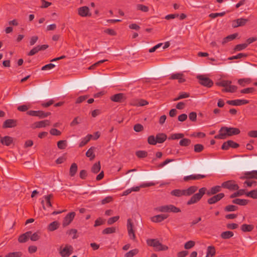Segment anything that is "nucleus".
<instances>
[{
    "mask_svg": "<svg viewBox=\"0 0 257 257\" xmlns=\"http://www.w3.org/2000/svg\"><path fill=\"white\" fill-rule=\"evenodd\" d=\"M240 131L236 127L222 126L220 128L219 134L215 136V139H225L229 137L238 135Z\"/></svg>",
    "mask_w": 257,
    "mask_h": 257,
    "instance_id": "nucleus-1",
    "label": "nucleus"
},
{
    "mask_svg": "<svg viewBox=\"0 0 257 257\" xmlns=\"http://www.w3.org/2000/svg\"><path fill=\"white\" fill-rule=\"evenodd\" d=\"M147 244L155 248L156 251L166 250L168 249V246L162 244L156 239H149L147 240Z\"/></svg>",
    "mask_w": 257,
    "mask_h": 257,
    "instance_id": "nucleus-2",
    "label": "nucleus"
},
{
    "mask_svg": "<svg viewBox=\"0 0 257 257\" xmlns=\"http://www.w3.org/2000/svg\"><path fill=\"white\" fill-rule=\"evenodd\" d=\"M206 189L205 188H201L199 189V192L194 194L191 198L188 201L187 205L194 204L199 201L205 194Z\"/></svg>",
    "mask_w": 257,
    "mask_h": 257,
    "instance_id": "nucleus-3",
    "label": "nucleus"
},
{
    "mask_svg": "<svg viewBox=\"0 0 257 257\" xmlns=\"http://www.w3.org/2000/svg\"><path fill=\"white\" fill-rule=\"evenodd\" d=\"M221 186L231 191L237 190L239 189L238 185L234 180H228L222 183Z\"/></svg>",
    "mask_w": 257,
    "mask_h": 257,
    "instance_id": "nucleus-4",
    "label": "nucleus"
},
{
    "mask_svg": "<svg viewBox=\"0 0 257 257\" xmlns=\"http://www.w3.org/2000/svg\"><path fill=\"white\" fill-rule=\"evenodd\" d=\"M73 251L72 245L66 244L63 249H60L59 253L62 257H68Z\"/></svg>",
    "mask_w": 257,
    "mask_h": 257,
    "instance_id": "nucleus-5",
    "label": "nucleus"
},
{
    "mask_svg": "<svg viewBox=\"0 0 257 257\" xmlns=\"http://www.w3.org/2000/svg\"><path fill=\"white\" fill-rule=\"evenodd\" d=\"M76 213L75 212H71L68 213L64 218L62 221V225L64 227L69 225L74 219Z\"/></svg>",
    "mask_w": 257,
    "mask_h": 257,
    "instance_id": "nucleus-6",
    "label": "nucleus"
},
{
    "mask_svg": "<svg viewBox=\"0 0 257 257\" xmlns=\"http://www.w3.org/2000/svg\"><path fill=\"white\" fill-rule=\"evenodd\" d=\"M239 147V144L232 140H228L225 142L221 146V149L223 150H227L229 148H237Z\"/></svg>",
    "mask_w": 257,
    "mask_h": 257,
    "instance_id": "nucleus-7",
    "label": "nucleus"
},
{
    "mask_svg": "<svg viewBox=\"0 0 257 257\" xmlns=\"http://www.w3.org/2000/svg\"><path fill=\"white\" fill-rule=\"evenodd\" d=\"M226 103L231 105L240 106L248 103L249 101L246 99H235L227 100Z\"/></svg>",
    "mask_w": 257,
    "mask_h": 257,
    "instance_id": "nucleus-8",
    "label": "nucleus"
},
{
    "mask_svg": "<svg viewBox=\"0 0 257 257\" xmlns=\"http://www.w3.org/2000/svg\"><path fill=\"white\" fill-rule=\"evenodd\" d=\"M17 125V120L14 119H8L6 120L3 123V128H12Z\"/></svg>",
    "mask_w": 257,
    "mask_h": 257,
    "instance_id": "nucleus-9",
    "label": "nucleus"
},
{
    "mask_svg": "<svg viewBox=\"0 0 257 257\" xmlns=\"http://www.w3.org/2000/svg\"><path fill=\"white\" fill-rule=\"evenodd\" d=\"M48 45H38L34 47L28 54L29 56H33L41 50H45L48 48Z\"/></svg>",
    "mask_w": 257,
    "mask_h": 257,
    "instance_id": "nucleus-10",
    "label": "nucleus"
},
{
    "mask_svg": "<svg viewBox=\"0 0 257 257\" xmlns=\"http://www.w3.org/2000/svg\"><path fill=\"white\" fill-rule=\"evenodd\" d=\"M248 22V20L247 19H245V18L237 19L233 22L232 27L233 28H237L238 27L243 26Z\"/></svg>",
    "mask_w": 257,
    "mask_h": 257,
    "instance_id": "nucleus-11",
    "label": "nucleus"
},
{
    "mask_svg": "<svg viewBox=\"0 0 257 257\" xmlns=\"http://www.w3.org/2000/svg\"><path fill=\"white\" fill-rule=\"evenodd\" d=\"M79 15L82 17H86L87 16H90L91 13H89V9L88 7L86 6H83L80 7L78 10Z\"/></svg>",
    "mask_w": 257,
    "mask_h": 257,
    "instance_id": "nucleus-12",
    "label": "nucleus"
},
{
    "mask_svg": "<svg viewBox=\"0 0 257 257\" xmlns=\"http://www.w3.org/2000/svg\"><path fill=\"white\" fill-rule=\"evenodd\" d=\"M170 79L171 80H175L177 79L178 80V82L180 83L184 82L186 80L184 78V74L182 73H176L175 74H172L170 78Z\"/></svg>",
    "mask_w": 257,
    "mask_h": 257,
    "instance_id": "nucleus-13",
    "label": "nucleus"
},
{
    "mask_svg": "<svg viewBox=\"0 0 257 257\" xmlns=\"http://www.w3.org/2000/svg\"><path fill=\"white\" fill-rule=\"evenodd\" d=\"M110 99L113 102H121L125 99V97L123 93H120L111 96Z\"/></svg>",
    "mask_w": 257,
    "mask_h": 257,
    "instance_id": "nucleus-14",
    "label": "nucleus"
},
{
    "mask_svg": "<svg viewBox=\"0 0 257 257\" xmlns=\"http://www.w3.org/2000/svg\"><path fill=\"white\" fill-rule=\"evenodd\" d=\"M168 217V215L165 214H161L154 216L151 218V220L153 222H161Z\"/></svg>",
    "mask_w": 257,
    "mask_h": 257,
    "instance_id": "nucleus-15",
    "label": "nucleus"
},
{
    "mask_svg": "<svg viewBox=\"0 0 257 257\" xmlns=\"http://www.w3.org/2000/svg\"><path fill=\"white\" fill-rule=\"evenodd\" d=\"M241 179H257V170L245 172L244 176Z\"/></svg>",
    "mask_w": 257,
    "mask_h": 257,
    "instance_id": "nucleus-16",
    "label": "nucleus"
},
{
    "mask_svg": "<svg viewBox=\"0 0 257 257\" xmlns=\"http://www.w3.org/2000/svg\"><path fill=\"white\" fill-rule=\"evenodd\" d=\"M197 78L199 80L200 84L205 86H209V78L204 75H199L197 76Z\"/></svg>",
    "mask_w": 257,
    "mask_h": 257,
    "instance_id": "nucleus-17",
    "label": "nucleus"
},
{
    "mask_svg": "<svg viewBox=\"0 0 257 257\" xmlns=\"http://www.w3.org/2000/svg\"><path fill=\"white\" fill-rule=\"evenodd\" d=\"M205 177V175H191L189 176H185L183 178L185 181H188L189 180H200L201 179L204 178Z\"/></svg>",
    "mask_w": 257,
    "mask_h": 257,
    "instance_id": "nucleus-18",
    "label": "nucleus"
},
{
    "mask_svg": "<svg viewBox=\"0 0 257 257\" xmlns=\"http://www.w3.org/2000/svg\"><path fill=\"white\" fill-rule=\"evenodd\" d=\"M1 143L6 146H10L13 143V138L10 136H5L1 138Z\"/></svg>",
    "mask_w": 257,
    "mask_h": 257,
    "instance_id": "nucleus-19",
    "label": "nucleus"
},
{
    "mask_svg": "<svg viewBox=\"0 0 257 257\" xmlns=\"http://www.w3.org/2000/svg\"><path fill=\"white\" fill-rule=\"evenodd\" d=\"M224 197V194L223 193H220L211 197H210V204L215 203L216 202L220 200Z\"/></svg>",
    "mask_w": 257,
    "mask_h": 257,
    "instance_id": "nucleus-20",
    "label": "nucleus"
},
{
    "mask_svg": "<svg viewBox=\"0 0 257 257\" xmlns=\"http://www.w3.org/2000/svg\"><path fill=\"white\" fill-rule=\"evenodd\" d=\"M34 124L36 128L44 127L46 126L49 125L50 124V121L49 120L46 119L36 122Z\"/></svg>",
    "mask_w": 257,
    "mask_h": 257,
    "instance_id": "nucleus-21",
    "label": "nucleus"
},
{
    "mask_svg": "<svg viewBox=\"0 0 257 257\" xmlns=\"http://www.w3.org/2000/svg\"><path fill=\"white\" fill-rule=\"evenodd\" d=\"M32 233L31 231H27L26 233L21 235L18 239V240L21 243L26 242Z\"/></svg>",
    "mask_w": 257,
    "mask_h": 257,
    "instance_id": "nucleus-22",
    "label": "nucleus"
},
{
    "mask_svg": "<svg viewBox=\"0 0 257 257\" xmlns=\"http://www.w3.org/2000/svg\"><path fill=\"white\" fill-rule=\"evenodd\" d=\"M198 187L195 186H192L187 189H184V196H190L195 193Z\"/></svg>",
    "mask_w": 257,
    "mask_h": 257,
    "instance_id": "nucleus-23",
    "label": "nucleus"
},
{
    "mask_svg": "<svg viewBox=\"0 0 257 257\" xmlns=\"http://www.w3.org/2000/svg\"><path fill=\"white\" fill-rule=\"evenodd\" d=\"M167 136L165 134L159 133L156 136L157 143L161 144L164 143L167 139Z\"/></svg>",
    "mask_w": 257,
    "mask_h": 257,
    "instance_id": "nucleus-24",
    "label": "nucleus"
},
{
    "mask_svg": "<svg viewBox=\"0 0 257 257\" xmlns=\"http://www.w3.org/2000/svg\"><path fill=\"white\" fill-rule=\"evenodd\" d=\"M59 226V222L58 221H54L48 225L47 229L50 231H53L57 229Z\"/></svg>",
    "mask_w": 257,
    "mask_h": 257,
    "instance_id": "nucleus-25",
    "label": "nucleus"
},
{
    "mask_svg": "<svg viewBox=\"0 0 257 257\" xmlns=\"http://www.w3.org/2000/svg\"><path fill=\"white\" fill-rule=\"evenodd\" d=\"M27 113L31 116H38L40 118H43V111L42 110H30Z\"/></svg>",
    "mask_w": 257,
    "mask_h": 257,
    "instance_id": "nucleus-26",
    "label": "nucleus"
},
{
    "mask_svg": "<svg viewBox=\"0 0 257 257\" xmlns=\"http://www.w3.org/2000/svg\"><path fill=\"white\" fill-rule=\"evenodd\" d=\"M237 35H238L237 33H234V34L228 35V36L223 38V39L222 40V44L223 45H224L225 44L227 43V42L232 41L233 40L235 39L236 38Z\"/></svg>",
    "mask_w": 257,
    "mask_h": 257,
    "instance_id": "nucleus-27",
    "label": "nucleus"
},
{
    "mask_svg": "<svg viewBox=\"0 0 257 257\" xmlns=\"http://www.w3.org/2000/svg\"><path fill=\"white\" fill-rule=\"evenodd\" d=\"M78 170L77 165L73 163L71 164L70 170H69V175L71 177H73L77 173Z\"/></svg>",
    "mask_w": 257,
    "mask_h": 257,
    "instance_id": "nucleus-28",
    "label": "nucleus"
},
{
    "mask_svg": "<svg viewBox=\"0 0 257 257\" xmlns=\"http://www.w3.org/2000/svg\"><path fill=\"white\" fill-rule=\"evenodd\" d=\"M234 235V233L232 231H226L222 232L220 234V237L223 239H229L232 237Z\"/></svg>",
    "mask_w": 257,
    "mask_h": 257,
    "instance_id": "nucleus-29",
    "label": "nucleus"
},
{
    "mask_svg": "<svg viewBox=\"0 0 257 257\" xmlns=\"http://www.w3.org/2000/svg\"><path fill=\"white\" fill-rule=\"evenodd\" d=\"M248 201L246 199L236 198L232 200V203L239 205L244 206L246 205Z\"/></svg>",
    "mask_w": 257,
    "mask_h": 257,
    "instance_id": "nucleus-30",
    "label": "nucleus"
},
{
    "mask_svg": "<svg viewBox=\"0 0 257 257\" xmlns=\"http://www.w3.org/2000/svg\"><path fill=\"white\" fill-rule=\"evenodd\" d=\"M92 135L89 134V135H88L87 136H86L84 138H83L82 140L79 144V147H82L84 146V145H85L86 144H87L89 142V141L91 140V139H92Z\"/></svg>",
    "mask_w": 257,
    "mask_h": 257,
    "instance_id": "nucleus-31",
    "label": "nucleus"
},
{
    "mask_svg": "<svg viewBox=\"0 0 257 257\" xmlns=\"http://www.w3.org/2000/svg\"><path fill=\"white\" fill-rule=\"evenodd\" d=\"M237 89V86L229 84L226 88H223L222 91L223 92L232 93L235 92Z\"/></svg>",
    "mask_w": 257,
    "mask_h": 257,
    "instance_id": "nucleus-32",
    "label": "nucleus"
},
{
    "mask_svg": "<svg viewBox=\"0 0 257 257\" xmlns=\"http://www.w3.org/2000/svg\"><path fill=\"white\" fill-rule=\"evenodd\" d=\"M100 168L101 166L100 162H98L97 163H96L93 164L91 168V171L92 173L96 174L100 171Z\"/></svg>",
    "mask_w": 257,
    "mask_h": 257,
    "instance_id": "nucleus-33",
    "label": "nucleus"
},
{
    "mask_svg": "<svg viewBox=\"0 0 257 257\" xmlns=\"http://www.w3.org/2000/svg\"><path fill=\"white\" fill-rule=\"evenodd\" d=\"M253 229V226L251 224H243L241 226V229L243 232H249Z\"/></svg>",
    "mask_w": 257,
    "mask_h": 257,
    "instance_id": "nucleus-34",
    "label": "nucleus"
},
{
    "mask_svg": "<svg viewBox=\"0 0 257 257\" xmlns=\"http://www.w3.org/2000/svg\"><path fill=\"white\" fill-rule=\"evenodd\" d=\"M94 147H91L86 153V156L89 158L90 160H93L95 157V154H94Z\"/></svg>",
    "mask_w": 257,
    "mask_h": 257,
    "instance_id": "nucleus-35",
    "label": "nucleus"
},
{
    "mask_svg": "<svg viewBox=\"0 0 257 257\" xmlns=\"http://www.w3.org/2000/svg\"><path fill=\"white\" fill-rule=\"evenodd\" d=\"M231 84V81L229 80H222L216 83V85L219 86L226 88L229 84Z\"/></svg>",
    "mask_w": 257,
    "mask_h": 257,
    "instance_id": "nucleus-36",
    "label": "nucleus"
},
{
    "mask_svg": "<svg viewBox=\"0 0 257 257\" xmlns=\"http://www.w3.org/2000/svg\"><path fill=\"white\" fill-rule=\"evenodd\" d=\"M171 194L176 197L184 195V190L175 189L171 192Z\"/></svg>",
    "mask_w": 257,
    "mask_h": 257,
    "instance_id": "nucleus-37",
    "label": "nucleus"
},
{
    "mask_svg": "<svg viewBox=\"0 0 257 257\" xmlns=\"http://www.w3.org/2000/svg\"><path fill=\"white\" fill-rule=\"evenodd\" d=\"M155 210L160 212H169V205L158 206Z\"/></svg>",
    "mask_w": 257,
    "mask_h": 257,
    "instance_id": "nucleus-38",
    "label": "nucleus"
},
{
    "mask_svg": "<svg viewBox=\"0 0 257 257\" xmlns=\"http://www.w3.org/2000/svg\"><path fill=\"white\" fill-rule=\"evenodd\" d=\"M191 141L190 140L186 138H183L180 140L179 145L182 147H187L190 145Z\"/></svg>",
    "mask_w": 257,
    "mask_h": 257,
    "instance_id": "nucleus-39",
    "label": "nucleus"
},
{
    "mask_svg": "<svg viewBox=\"0 0 257 257\" xmlns=\"http://www.w3.org/2000/svg\"><path fill=\"white\" fill-rule=\"evenodd\" d=\"M139 253V249L135 248L132 249L124 254V257H134Z\"/></svg>",
    "mask_w": 257,
    "mask_h": 257,
    "instance_id": "nucleus-40",
    "label": "nucleus"
},
{
    "mask_svg": "<svg viewBox=\"0 0 257 257\" xmlns=\"http://www.w3.org/2000/svg\"><path fill=\"white\" fill-rule=\"evenodd\" d=\"M116 228L114 227H107L102 230L103 234H111L115 232Z\"/></svg>",
    "mask_w": 257,
    "mask_h": 257,
    "instance_id": "nucleus-41",
    "label": "nucleus"
},
{
    "mask_svg": "<svg viewBox=\"0 0 257 257\" xmlns=\"http://www.w3.org/2000/svg\"><path fill=\"white\" fill-rule=\"evenodd\" d=\"M184 134L181 133H177L172 134L170 137H169V140H178L180 139H183L184 138Z\"/></svg>",
    "mask_w": 257,
    "mask_h": 257,
    "instance_id": "nucleus-42",
    "label": "nucleus"
},
{
    "mask_svg": "<svg viewBox=\"0 0 257 257\" xmlns=\"http://www.w3.org/2000/svg\"><path fill=\"white\" fill-rule=\"evenodd\" d=\"M251 82L250 78H242L238 80V83L242 86H244L246 84H249Z\"/></svg>",
    "mask_w": 257,
    "mask_h": 257,
    "instance_id": "nucleus-43",
    "label": "nucleus"
},
{
    "mask_svg": "<svg viewBox=\"0 0 257 257\" xmlns=\"http://www.w3.org/2000/svg\"><path fill=\"white\" fill-rule=\"evenodd\" d=\"M53 197V195L52 194L46 195L44 197L45 201H46V205L48 207H52V203L51 202V199Z\"/></svg>",
    "mask_w": 257,
    "mask_h": 257,
    "instance_id": "nucleus-44",
    "label": "nucleus"
},
{
    "mask_svg": "<svg viewBox=\"0 0 257 257\" xmlns=\"http://www.w3.org/2000/svg\"><path fill=\"white\" fill-rule=\"evenodd\" d=\"M245 195L253 199H257V189L247 192Z\"/></svg>",
    "mask_w": 257,
    "mask_h": 257,
    "instance_id": "nucleus-45",
    "label": "nucleus"
},
{
    "mask_svg": "<svg viewBox=\"0 0 257 257\" xmlns=\"http://www.w3.org/2000/svg\"><path fill=\"white\" fill-rule=\"evenodd\" d=\"M248 46V44L243 43L238 44L235 46L234 50L236 51H240L245 49Z\"/></svg>",
    "mask_w": 257,
    "mask_h": 257,
    "instance_id": "nucleus-46",
    "label": "nucleus"
},
{
    "mask_svg": "<svg viewBox=\"0 0 257 257\" xmlns=\"http://www.w3.org/2000/svg\"><path fill=\"white\" fill-rule=\"evenodd\" d=\"M77 233V230L76 229H71L67 231V234L69 235H72V239H76L78 237Z\"/></svg>",
    "mask_w": 257,
    "mask_h": 257,
    "instance_id": "nucleus-47",
    "label": "nucleus"
},
{
    "mask_svg": "<svg viewBox=\"0 0 257 257\" xmlns=\"http://www.w3.org/2000/svg\"><path fill=\"white\" fill-rule=\"evenodd\" d=\"M58 148L60 149H65L67 147V141L66 140H61L57 142Z\"/></svg>",
    "mask_w": 257,
    "mask_h": 257,
    "instance_id": "nucleus-48",
    "label": "nucleus"
},
{
    "mask_svg": "<svg viewBox=\"0 0 257 257\" xmlns=\"http://www.w3.org/2000/svg\"><path fill=\"white\" fill-rule=\"evenodd\" d=\"M181 212L180 208L173 205H169V212L178 213Z\"/></svg>",
    "mask_w": 257,
    "mask_h": 257,
    "instance_id": "nucleus-49",
    "label": "nucleus"
},
{
    "mask_svg": "<svg viewBox=\"0 0 257 257\" xmlns=\"http://www.w3.org/2000/svg\"><path fill=\"white\" fill-rule=\"evenodd\" d=\"M136 155L139 158H144L147 156L148 153L145 151H138L136 152Z\"/></svg>",
    "mask_w": 257,
    "mask_h": 257,
    "instance_id": "nucleus-50",
    "label": "nucleus"
},
{
    "mask_svg": "<svg viewBox=\"0 0 257 257\" xmlns=\"http://www.w3.org/2000/svg\"><path fill=\"white\" fill-rule=\"evenodd\" d=\"M222 186H215L211 188L210 190V194H215L217 192H219L221 191Z\"/></svg>",
    "mask_w": 257,
    "mask_h": 257,
    "instance_id": "nucleus-51",
    "label": "nucleus"
},
{
    "mask_svg": "<svg viewBox=\"0 0 257 257\" xmlns=\"http://www.w3.org/2000/svg\"><path fill=\"white\" fill-rule=\"evenodd\" d=\"M137 9L143 12H148L149 10L148 7L142 4L137 5Z\"/></svg>",
    "mask_w": 257,
    "mask_h": 257,
    "instance_id": "nucleus-52",
    "label": "nucleus"
},
{
    "mask_svg": "<svg viewBox=\"0 0 257 257\" xmlns=\"http://www.w3.org/2000/svg\"><path fill=\"white\" fill-rule=\"evenodd\" d=\"M148 142L150 145H156L157 144L156 139V137L153 135L150 136L148 138Z\"/></svg>",
    "mask_w": 257,
    "mask_h": 257,
    "instance_id": "nucleus-53",
    "label": "nucleus"
},
{
    "mask_svg": "<svg viewBox=\"0 0 257 257\" xmlns=\"http://www.w3.org/2000/svg\"><path fill=\"white\" fill-rule=\"evenodd\" d=\"M22 255V253L21 252L17 251L9 253L5 257H21Z\"/></svg>",
    "mask_w": 257,
    "mask_h": 257,
    "instance_id": "nucleus-54",
    "label": "nucleus"
},
{
    "mask_svg": "<svg viewBox=\"0 0 257 257\" xmlns=\"http://www.w3.org/2000/svg\"><path fill=\"white\" fill-rule=\"evenodd\" d=\"M195 244V241L193 240H190L185 243L184 247L186 249H190L193 247Z\"/></svg>",
    "mask_w": 257,
    "mask_h": 257,
    "instance_id": "nucleus-55",
    "label": "nucleus"
},
{
    "mask_svg": "<svg viewBox=\"0 0 257 257\" xmlns=\"http://www.w3.org/2000/svg\"><path fill=\"white\" fill-rule=\"evenodd\" d=\"M255 91V89L253 87H249L241 90L240 92L241 93L248 94L252 93Z\"/></svg>",
    "mask_w": 257,
    "mask_h": 257,
    "instance_id": "nucleus-56",
    "label": "nucleus"
},
{
    "mask_svg": "<svg viewBox=\"0 0 257 257\" xmlns=\"http://www.w3.org/2000/svg\"><path fill=\"white\" fill-rule=\"evenodd\" d=\"M247 56V55L245 53H239L237 55L235 56H233L230 58H228L229 60H233V59H241L243 57H246Z\"/></svg>",
    "mask_w": 257,
    "mask_h": 257,
    "instance_id": "nucleus-57",
    "label": "nucleus"
},
{
    "mask_svg": "<svg viewBox=\"0 0 257 257\" xmlns=\"http://www.w3.org/2000/svg\"><path fill=\"white\" fill-rule=\"evenodd\" d=\"M237 209V207L236 206L233 205H229L226 206L224 210L226 211L230 212V211H234Z\"/></svg>",
    "mask_w": 257,
    "mask_h": 257,
    "instance_id": "nucleus-58",
    "label": "nucleus"
},
{
    "mask_svg": "<svg viewBox=\"0 0 257 257\" xmlns=\"http://www.w3.org/2000/svg\"><path fill=\"white\" fill-rule=\"evenodd\" d=\"M29 237L32 241H37L40 239V233L39 232H35L33 234L31 233V235Z\"/></svg>",
    "mask_w": 257,
    "mask_h": 257,
    "instance_id": "nucleus-59",
    "label": "nucleus"
},
{
    "mask_svg": "<svg viewBox=\"0 0 257 257\" xmlns=\"http://www.w3.org/2000/svg\"><path fill=\"white\" fill-rule=\"evenodd\" d=\"M189 96V93H187L186 92H182V93L180 94L179 96L178 97L175 98L174 99V101H177V100H180L181 99L187 98Z\"/></svg>",
    "mask_w": 257,
    "mask_h": 257,
    "instance_id": "nucleus-60",
    "label": "nucleus"
},
{
    "mask_svg": "<svg viewBox=\"0 0 257 257\" xmlns=\"http://www.w3.org/2000/svg\"><path fill=\"white\" fill-rule=\"evenodd\" d=\"M119 218V216H114L111 218H109L107 220V224L108 225H111L113 223L116 222Z\"/></svg>",
    "mask_w": 257,
    "mask_h": 257,
    "instance_id": "nucleus-61",
    "label": "nucleus"
},
{
    "mask_svg": "<svg viewBox=\"0 0 257 257\" xmlns=\"http://www.w3.org/2000/svg\"><path fill=\"white\" fill-rule=\"evenodd\" d=\"M225 12L216 13L210 14V18L212 19L216 18L217 17H223L225 15Z\"/></svg>",
    "mask_w": 257,
    "mask_h": 257,
    "instance_id": "nucleus-62",
    "label": "nucleus"
},
{
    "mask_svg": "<svg viewBox=\"0 0 257 257\" xmlns=\"http://www.w3.org/2000/svg\"><path fill=\"white\" fill-rule=\"evenodd\" d=\"M55 67V65L52 63H49L48 64L45 65L43 66L41 68L42 70H47L54 68Z\"/></svg>",
    "mask_w": 257,
    "mask_h": 257,
    "instance_id": "nucleus-63",
    "label": "nucleus"
},
{
    "mask_svg": "<svg viewBox=\"0 0 257 257\" xmlns=\"http://www.w3.org/2000/svg\"><path fill=\"white\" fill-rule=\"evenodd\" d=\"M204 147L201 144H196L194 146V151L196 153L201 152L203 150Z\"/></svg>",
    "mask_w": 257,
    "mask_h": 257,
    "instance_id": "nucleus-64",
    "label": "nucleus"
}]
</instances>
